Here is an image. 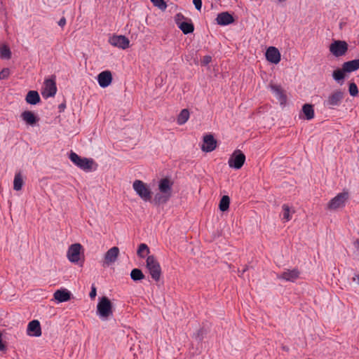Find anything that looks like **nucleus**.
<instances>
[{"label": "nucleus", "mask_w": 359, "mask_h": 359, "mask_svg": "<svg viewBox=\"0 0 359 359\" xmlns=\"http://www.w3.org/2000/svg\"><path fill=\"white\" fill-rule=\"evenodd\" d=\"M173 182L168 178L161 179L158 182V192L155 194L154 201L160 205L167 203L172 196Z\"/></svg>", "instance_id": "f257e3e1"}, {"label": "nucleus", "mask_w": 359, "mask_h": 359, "mask_svg": "<svg viewBox=\"0 0 359 359\" xmlns=\"http://www.w3.org/2000/svg\"><path fill=\"white\" fill-rule=\"evenodd\" d=\"M69 159L74 165L85 172H91L97 168V164L93 158L81 157L73 151L69 154Z\"/></svg>", "instance_id": "f03ea898"}, {"label": "nucleus", "mask_w": 359, "mask_h": 359, "mask_svg": "<svg viewBox=\"0 0 359 359\" xmlns=\"http://www.w3.org/2000/svg\"><path fill=\"white\" fill-rule=\"evenodd\" d=\"M97 315L102 320H107L112 316V304L107 297H102L99 299L97 305Z\"/></svg>", "instance_id": "7ed1b4c3"}, {"label": "nucleus", "mask_w": 359, "mask_h": 359, "mask_svg": "<svg viewBox=\"0 0 359 359\" xmlns=\"http://www.w3.org/2000/svg\"><path fill=\"white\" fill-rule=\"evenodd\" d=\"M133 188L136 194L144 202L151 200L152 191L150 187L140 180H135L133 183Z\"/></svg>", "instance_id": "20e7f679"}, {"label": "nucleus", "mask_w": 359, "mask_h": 359, "mask_svg": "<svg viewBox=\"0 0 359 359\" xmlns=\"http://www.w3.org/2000/svg\"><path fill=\"white\" fill-rule=\"evenodd\" d=\"M349 198L347 191H344L332 198L327 205V208L330 210H337L345 207Z\"/></svg>", "instance_id": "39448f33"}, {"label": "nucleus", "mask_w": 359, "mask_h": 359, "mask_svg": "<svg viewBox=\"0 0 359 359\" xmlns=\"http://www.w3.org/2000/svg\"><path fill=\"white\" fill-rule=\"evenodd\" d=\"M147 268L149 271L151 278L158 281L161 275V269L159 263L153 255L147 258Z\"/></svg>", "instance_id": "423d86ee"}, {"label": "nucleus", "mask_w": 359, "mask_h": 359, "mask_svg": "<svg viewBox=\"0 0 359 359\" xmlns=\"http://www.w3.org/2000/svg\"><path fill=\"white\" fill-rule=\"evenodd\" d=\"M83 246L80 243H74L71 245L67 252V257L68 260L74 264H77L81 259V254Z\"/></svg>", "instance_id": "0eeeda50"}, {"label": "nucleus", "mask_w": 359, "mask_h": 359, "mask_svg": "<svg viewBox=\"0 0 359 359\" xmlns=\"http://www.w3.org/2000/svg\"><path fill=\"white\" fill-rule=\"evenodd\" d=\"M245 161V156L240 151H235L230 156L228 164L230 168L238 170L244 164Z\"/></svg>", "instance_id": "6e6552de"}, {"label": "nucleus", "mask_w": 359, "mask_h": 359, "mask_svg": "<svg viewBox=\"0 0 359 359\" xmlns=\"http://www.w3.org/2000/svg\"><path fill=\"white\" fill-rule=\"evenodd\" d=\"M347 50L348 44L344 41H334L330 46V51L335 57L344 55Z\"/></svg>", "instance_id": "1a4fd4ad"}, {"label": "nucleus", "mask_w": 359, "mask_h": 359, "mask_svg": "<svg viewBox=\"0 0 359 359\" xmlns=\"http://www.w3.org/2000/svg\"><path fill=\"white\" fill-rule=\"evenodd\" d=\"M57 92V87L55 79H46L41 91V95L45 99L54 97Z\"/></svg>", "instance_id": "9d476101"}, {"label": "nucleus", "mask_w": 359, "mask_h": 359, "mask_svg": "<svg viewBox=\"0 0 359 359\" xmlns=\"http://www.w3.org/2000/svg\"><path fill=\"white\" fill-rule=\"evenodd\" d=\"M344 98V93L339 90L334 91L331 93L324 102V105L329 107L333 108L336 106H339Z\"/></svg>", "instance_id": "9b49d317"}, {"label": "nucleus", "mask_w": 359, "mask_h": 359, "mask_svg": "<svg viewBox=\"0 0 359 359\" xmlns=\"http://www.w3.org/2000/svg\"><path fill=\"white\" fill-rule=\"evenodd\" d=\"M109 43L111 46L123 50L128 48L130 45L128 39L123 35H113L109 37Z\"/></svg>", "instance_id": "f8f14e48"}, {"label": "nucleus", "mask_w": 359, "mask_h": 359, "mask_svg": "<svg viewBox=\"0 0 359 359\" xmlns=\"http://www.w3.org/2000/svg\"><path fill=\"white\" fill-rule=\"evenodd\" d=\"M299 271L297 269H285L280 274H277V278L285 281L294 282L299 278Z\"/></svg>", "instance_id": "ddd939ff"}, {"label": "nucleus", "mask_w": 359, "mask_h": 359, "mask_svg": "<svg viewBox=\"0 0 359 359\" xmlns=\"http://www.w3.org/2000/svg\"><path fill=\"white\" fill-rule=\"evenodd\" d=\"M119 255V249L118 247H112L104 255L103 266H109L114 263Z\"/></svg>", "instance_id": "4468645a"}, {"label": "nucleus", "mask_w": 359, "mask_h": 359, "mask_svg": "<svg viewBox=\"0 0 359 359\" xmlns=\"http://www.w3.org/2000/svg\"><path fill=\"white\" fill-rule=\"evenodd\" d=\"M27 334L30 337H39L41 335V327L38 320H33L28 323Z\"/></svg>", "instance_id": "2eb2a0df"}, {"label": "nucleus", "mask_w": 359, "mask_h": 359, "mask_svg": "<svg viewBox=\"0 0 359 359\" xmlns=\"http://www.w3.org/2000/svg\"><path fill=\"white\" fill-rule=\"evenodd\" d=\"M265 55L269 62L276 65L278 64L281 59L279 50L277 48L273 46H270L267 48Z\"/></svg>", "instance_id": "dca6fc26"}, {"label": "nucleus", "mask_w": 359, "mask_h": 359, "mask_svg": "<svg viewBox=\"0 0 359 359\" xmlns=\"http://www.w3.org/2000/svg\"><path fill=\"white\" fill-rule=\"evenodd\" d=\"M182 18L183 15L182 14H177L175 16V22L178 27L184 34L192 33L194 29L193 24L188 22H181Z\"/></svg>", "instance_id": "f3484780"}, {"label": "nucleus", "mask_w": 359, "mask_h": 359, "mask_svg": "<svg viewBox=\"0 0 359 359\" xmlns=\"http://www.w3.org/2000/svg\"><path fill=\"white\" fill-rule=\"evenodd\" d=\"M98 84L102 88L108 87L112 81V75L110 71L106 70L100 72L97 78Z\"/></svg>", "instance_id": "a211bd4d"}, {"label": "nucleus", "mask_w": 359, "mask_h": 359, "mask_svg": "<svg viewBox=\"0 0 359 359\" xmlns=\"http://www.w3.org/2000/svg\"><path fill=\"white\" fill-rule=\"evenodd\" d=\"M217 142L212 135H206L203 137L201 149L205 152H210L216 148Z\"/></svg>", "instance_id": "6ab92c4d"}, {"label": "nucleus", "mask_w": 359, "mask_h": 359, "mask_svg": "<svg viewBox=\"0 0 359 359\" xmlns=\"http://www.w3.org/2000/svg\"><path fill=\"white\" fill-rule=\"evenodd\" d=\"M53 297L57 303H62L70 299L71 293L67 289L57 290L54 292Z\"/></svg>", "instance_id": "aec40b11"}, {"label": "nucleus", "mask_w": 359, "mask_h": 359, "mask_svg": "<svg viewBox=\"0 0 359 359\" xmlns=\"http://www.w3.org/2000/svg\"><path fill=\"white\" fill-rule=\"evenodd\" d=\"M233 16L228 12H222L217 15L216 22L218 25L225 26L233 22Z\"/></svg>", "instance_id": "412c9836"}, {"label": "nucleus", "mask_w": 359, "mask_h": 359, "mask_svg": "<svg viewBox=\"0 0 359 359\" xmlns=\"http://www.w3.org/2000/svg\"><path fill=\"white\" fill-rule=\"evenodd\" d=\"M270 88L273 93V95L276 96L278 102L281 105H283L285 104L287 98L285 95L282 91L281 88L278 86L276 85H271L270 86Z\"/></svg>", "instance_id": "4be33fe9"}, {"label": "nucleus", "mask_w": 359, "mask_h": 359, "mask_svg": "<svg viewBox=\"0 0 359 359\" xmlns=\"http://www.w3.org/2000/svg\"><path fill=\"white\" fill-rule=\"evenodd\" d=\"M21 118L27 125L34 126L39 121L35 114L30 111H25L21 114Z\"/></svg>", "instance_id": "5701e85b"}, {"label": "nucleus", "mask_w": 359, "mask_h": 359, "mask_svg": "<svg viewBox=\"0 0 359 359\" xmlns=\"http://www.w3.org/2000/svg\"><path fill=\"white\" fill-rule=\"evenodd\" d=\"M344 70L347 73L355 72L359 69V58L345 62L342 65Z\"/></svg>", "instance_id": "b1692460"}, {"label": "nucleus", "mask_w": 359, "mask_h": 359, "mask_svg": "<svg viewBox=\"0 0 359 359\" xmlns=\"http://www.w3.org/2000/svg\"><path fill=\"white\" fill-rule=\"evenodd\" d=\"M26 102L29 104H36L40 102V96L37 91L30 90L26 95Z\"/></svg>", "instance_id": "393cba45"}, {"label": "nucleus", "mask_w": 359, "mask_h": 359, "mask_svg": "<svg viewBox=\"0 0 359 359\" xmlns=\"http://www.w3.org/2000/svg\"><path fill=\"white\" fill-rule=\"evenodd\" d=\"M347 72L344 70L343 66L341 69L334 70L332 73L333 79L338 83L342 85Z\"/></svg>", "instance_id": "a878e982"}, {"label": "nucleus", "mask_w": 359, "mask_h": 359, "mask_svg": "<svg viewBox=\"0 0 359 359\" xmlns=\"http://www.w3.org/2000/svg\"><path fill=\"white\" fill-rule=\"evenodd\" d=\"M282 221L284 223L289 222L292 219V215L294 211H291L290 208L287 204H283L282 205Z\"/></svg>", "instance_id": "bb28decb"}, {"label": "nucleus", "mask_w": 359, "mask_h": 359, "mask_svg": "<svg viewBox=\"0 0 359 359\" xmlns=\"http://www.w3.org/2000/svg\"><path fill=\"white\" fill-rule=\"evenodd\" d=\"M24 184V181L22 179V174L18 172L15 173L14 180H13V189L15 191H20Z\"/></svg>", "instance_id": "cd10ccee"}, {"label": "nucleus", "mask_w": 359, "mask_h": 359, "mask_svg": "<svg viewBox=\"0 0 359 359\" xmlns=\"http://www.w3.org/2000/svg\"><path fill=\"white\" fill-rule=\"evenodd\" d=\"M302 111L307 120H311L314 117V110L313 106L309 104H305L302 107Z\"/></svg>", "instance_id": "c85d7f7f"}, {"label": "nucleus", "mask_w": 359, "mask_h": 359, "mask_svg": "<svg viewBox=\"0 0 359 359\" xmlns=\"http://www.w3.org/2000/svg\"><path fill=\"white\" fill-rule=\"evenodd\" d=\"M189 118V111L188 109H182L177 116V122L179 125L182 126L184 124Z\"/></svg>", "instance_id": "c756f323"}, {"label": "nucleus", "mask_w": 359, "mask_h": 359, "mask_svg": "<svg viewBox=\"0 0 359 359\" xmlns=\"http://www.w3.org/2000/svg\"><path fill=\"white\" fill-rule=\"evenodd\" d=\"M150 252L149 248L145 243H141L137 251V255L141 258H144Z\"/></svg>", "instance_id": "7c9ffc66"}, {"label": "nucleus", "mask_w": 359, "mask_h": 359, "mask_svg": "<svg viewBox=\"0 0 359 359\" xmlns=\"http://www.w3.org/2000/svg\"><path fill=\"white\" fill-rule=\"evenodd\" d=\"M230 198L228 196H224L219 201V208L222 212L227 210L229 208Z\"/></svg>", "instance_id": "2f4dec72"}, {"label": "nucleus", "mask_w": 359, "mask_h": 359, "mask_svg": "<svg viewBox=\"0 0 359 359\" xmlns=\"http://www.w3.org/2000/svg\"><path fill=\"white\" fill-rule=\"evenodd\" d=\"M130 277L134 281H137L144 279V276L140 269H134L130 272Z\"/></svg>", "instance_id": "473e14b6"}, {"label": "nucleus", "mask_w": 359, "mask_h": 359, "mask_svg": "<svg viewBox=\"0 0 359 359\" xmlns=\"http://www.w3.org/2000/svg\"><path fill=\"white\" fill-rule=\"evenodd\" d=\"M11 56V52L9 48L6 45L0 46V57L2 59H9Z\"/></svg>", "instance_id": "72a5a7b5"}, {"label": "nucleus", "mask_w": 359, "mask_h": 359, "mask_svg": "<svg viewBox=\"0 0 359 359\" xmlns=\"http://www.w3.org/2000/svg\"><path fill=\"white\" fill-rule=\"evenodd\" d=\"M348 92L351 96L355 97L358 94V88L355 83H351L348 86Z\"/></svg>", "instance_id": "f704fd0d"}, {"label": "nucleus", "mask_w": 359, "mask_h": 359, "mask_svg": "<svg viewBox=\"0 0 359 359\" xmlns=\"http://www.w3.org/2000/svg\"><path fill=\"white\" fill-rule=\"evenodd\" d=\"M153 4L161 10H165L167 5L163 0H150Z\"/></svg>", "instance_id": "c9c22d12"}, {"label": "nucleus", "mask_w": 359, "mask_h": 359, "mask_svg": "<svg viewBox=\"0 0 359 359\" xmlns=\"http://www.w3.org/2000/svg\"><path fill=\"white\" fill-rule=\"evenodd\" d=\"M10 74L9 69L5 68L0 72V79H6Z\"/></svg>", "instance_id": "e433bc0d"}, {"label": "nucleus", "mask_w": 359, "mask_h": 359, "mask_svg": "<svg viewBox=\"0 0 359 359\" xmlns=\"http://www.w3.org/2000/svg\"><path fill=\"white\" fill-rule=\"evenodd\" d=\"M193 4L195 6V8L198 11H201L202 8V1L201 0H193Z\"/></svg>", "instance_id": "4c0bfd02"}, {"label": "nucleus", "mask_w": 359, "mask_h": 359, "mask_svg": "<svg viewBox=\"0 0 359 359\" xmlns=\"http://www.w3.org/2000/svg\"><path fill=\"white\" fill-rule=\"evenodd\" d=\"M96 294H97L96 287L94 285H93L91 287V291L90 292L89 296L91 299H93L95 297Z\"/></svg>", "instance_id": "58836bf2"}, {"label": "nucleus", "mask_w": 359, "mask_h": 359, "mask_svg": "<svg viewBox=\"0 0 359 359\" xmlns=\"http://www.w3.org/2000/svg\"><path fill=\"white\" fill-rule=\"evenodd\" d=\"M211 60H212V58H211L210 56L206 55V56H205L203 57L202 63L204 65H206L209 64L211 62Z\"/></svg>", "instance_id": "ea45409f"}, {"label": "nucleus", "mask_w": 359, "mask_h": 359, "mask_svg": "<svg viewBox=\"0 0 359 359\" xmlns=\"http://www.w3.org/2000/svg\"><path fill=\"white\" fill-rule=\"evenodd\" d=\"M6 350V346L3 342L1 334H0V351Z\"/></svg>", "instance_id": "a19ab883"}, {"label": "nucleus", "mask_w": 359, "mask_h": 359, "mask_svg": "<svg viewBox=\"0 0 359 359\" xmlns=\"http://www.w3.org/2000/svg\"><path fill=\"white\" fill-rule=\"evenodd\" d=\"M353 281L359 285V274L355 275V276L353 278Z\"/></svg>", "instance_id": "79ce46f5"}, {"label": "nucleus", "mask_w": 359, "mask_h": 359, "mask_svg": "<svg viewBox=\"0 0 359 359\" xmlns=\"http://www.w3.org/2000/svg\"><path fill=\"white\" fill-rule=\"evenodd\" d=\"M66 23V20L65 18H62L60 20L58 25L61 27L64 26Z\"/></svg>", "instance_id": "37998d69"}, {"label": "nucleus", "mask_w": 359, "mask_h": 359, "mask_svg": "<svg viewBox=\"0 0 359 359\" xmlns=\"http://www.w3.org/2000/svg\"><path fill=\"white\" fill-rule=\"evenodd\" d=\"M278 3L285 2L287 0H276Z\"/></svg>", "instance_id": "c03bdc74"}, {"label": "nucleus", "mask_w": 359, "mask_h": 359, "mask_svg": "<svg viewBox=\"0 0 359 359\" xmlns=\"http://www.w3.org/2000/svg\"><path fill=\"white\" fill-rule=\"evenodd\" d=\"M60 107V109H64V108L65 107V104H60V107Z\"/></svg>", "instance_id": "a18cd8bd"}]
</instances>
